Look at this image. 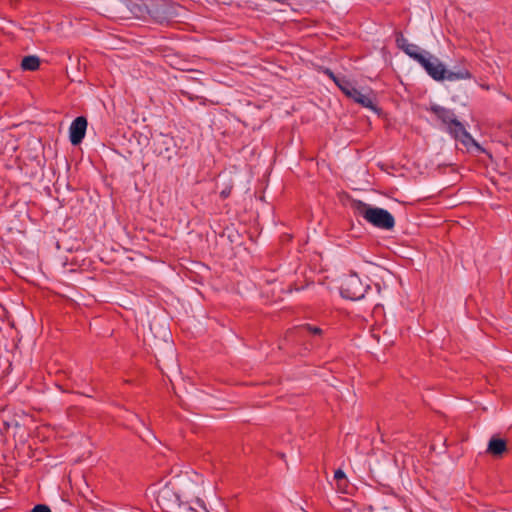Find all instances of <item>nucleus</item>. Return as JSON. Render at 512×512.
Listing matches in <instances>:
<instances>
[{"instance_id": "f257e3e1", "label": "nucleus", "mask_w": 512, "mask_h": 512, "mask_svg": "<svg viewBox=\"0 0 512 512\" xmlns=\"http://www.w3.org/2000/svg\"><path fill=\"white\" fill-rule=\"evenodd\" d=\"M429 110L442 122L445 130L457 141L461 142L465 147L477 146L471 134L466 130L464 125L457 119L453 110L443 106L433 104Z\"/></svg>"}, {"instance_id": "f03ea898", "label": "nucleus", "mask_w": 512, "mask_h": 512, "mask_svg": "<svg viewBox=\"0 0 512 512\" xmlns=\"http://www.w3.org/2000/svg\"><path fill=\"white\" fill-rule=\"evenodd\" d=\"M355 209L358 215L378 229L392 230L395 226L393 215L386 209L374 207L362 201L355 203Z\"/></svg>"}, {"instance_id": "7ed1b4c3", "label": "nucleus", "mask_w": 512, "mask_h": 512, "mask_svg": "<svg viewBox=\"0 0 512 512\" xmlns=\"http://www.w3.org/2000/svg\"><path fill=\"white\" fill-rule=\"evenodd\" d=\"M107 11L115 18H126L129 12L136 18L150 17V5L145 3L129 5L125 0H107Z\"/></svg>"}, {"instance_id": "20e7f679", "label": "nucleus", "mask_w": 512, "mask_h": 512, "mask_svg": "<svg viewBox=\"0 0 512 512\" xmlns=\"http://www.w3.org/2000/svg\"><path fill=\"white\" fill-rule=\"evenodd\" d=\"M435 81H460L470 79L472 77L468 69L461 66H455L453 69H446L445 65L435 57L431 65V70L427 73Z\"/></svg>"}, {"instance_id": "39448f33", "label": "nucleus", "mask_w": 512, "mask_h": 512, "mask_svg": "<svg viewBox=\"0 0 512 512\" xmlns=\"http://www.w3.org/2000/svg\"><path fill=\"white\" fill-rule=\"evenodd\" d=\"M154 493L157 505L164 512H183L190 506L189 503L180 501L179 495L168 484Z\"/></svg>"}, {"instance_id": "423d86ee", "label": "nucleus", "mask_w": 512, "mask_h": 512, "mask_svg": "<svg viewBox=\"0 0 512 512\" xmlns=\"http://www.w3.org/2000/svg\"><path fill=\"white\" fill-rule=\"evenodd\" d=\"M181 7L171 1L159 0L150 4V18L159 24L169 23L180 16Z\"/></svg>"}, {"instance_id": "0eeeda50", "label": "nucleus", "mask_w": 512, "mask_h": 512, "mask_svg": "<svg viewBox=\"0 0 512 512\" xmlns=\"http://www.w3.org/2000/svg\"><path fill=\"white\" fill-rule=\"evenodd\" d=\"M369 287V284L363 283L356 273H352L343 280L340 293L346 299L357 301L364 298Z\"/></svg>"}, {"instance_id": "6e6552de", "label": "nucleus", "mask_w": 512, "mask_h": 512, "mask_svg": "<svg viewBox=\"0 0 512 512\" xmlns=\"http://www.w3.org/2000/svg\"><path fill=\"white\" fill-rule=\"evenodd\" d=\"M403 52L420 64L427 73L431 70L432 62L436 57L430 52L422 50L418 45L412 43H410Z\"/></svg>"}, {"instance_id": "1a4fd4ad", "label": "nucleus", "mask_w": 512, "mask_h": 512, "mask_svg": "<svg viewBox=\"0 0 512 512\" xmlns=\"http://www.w3.org/2000/svg\"><path fill=\"white\" fill-rule=\"evenodd\" d=\"M87 120L83 116L74 119L69 127V139L72 145H78L85 137Z\"/></svg>"}, {"instance_id": "9d476101", "label": "nucleus", "mask_w": 512, "mask_h": 512, "mask_svg": "<svg viewBox=\"0 0 512 512\" xmlns=\"http://www.w3.org/2000/svg\"><path fill=\"white\" fill-rule=\"evenodd\" d=\"M156 150L159 155L170 160L175 153V142L173 138L166 135H160L157 140Z\"/></svg>"}, {"instance_id": "9b49d317", "label": "nucleus", "mask_w": 512, "mask_h": 512, "mask_svg": "<svg viewBox=\"0 0 512 512\" xmlns=\"http://www.w3.org/2000/svg\"><path fill=\"white\" fill-rule=\"evenodd\" d=\"M350 98L365 108L371 109L373 111L376 110V107L374 106V97L370 92L364 93L355 88Z\"/></svg>"}, {"instance_id": "f8f14e48", "label": "nucleus", "mask_w": 512, "mask_h": 512, "mask_svg": "<svg viewBox=\"0 0 512 512\" xmlns=\"http://www.w3.org/2000/svg\"><path fill=\"white\" fill-rule=\"evenodd\" d=\"M506 451V442L497 437H492L488 442L487 452L494 455L500 456Z\"/></svg>"}, {"instance_id": "ddd939ff", "label": "nucleus", "mask_w": 512, "mask_h": 512, "mask_svg": "<svg viewBox=\"0 0 512 512\" xmlns=\"http://www.w3.org/2000/svg\"><path fill=\"white\" fill-rule=\"evenodd\" d=\"M40 66V59L36 55L25 56L21 61V68L26 71H35Z\"/></svg>"}, {"instance_id": "4468645a", "label": "nucleus", "mask_w": 512, "mask_h": 512, "mask_svg": "<svg viewBox=\"0 0 512 512\" xmlns=\"http://www.w3.org/2000/svg\"><path fill=\"white\" fill-rule=\"evenodd\" d=\"M337 86L339 87V89L347 96L350 98V96L352 95L353 91L355 90L356 87L353 86V84L347 80L345 77H343L341 80H339V83L337 84Z\"/></svg>"}, {"instance_id": "2eb2a0df", "label": "nucleus", "mask_w": 512, "mask_h": 512, "mask_svg": "<svg viewBox=\"0 0 512 512\" xmlns=\"http://www.w3.org/2000/svg\"><path fill=\"white\" fill-rule=\"evenodd\" d=\"M337 86L339 87V89L347 96L350 98V96L352 95L353 91L355 90L356 87L353 86V84L347 80L345 77H343L341 80H339V83L337 84Z\"/></svg>"}, {"instance_id": "dca6fc26", "label": "nucleus", "mask_w": 512, "mask_h": 512, "mask_svg": "<svg viewBox=\"0 0 512 512\" xmlns=\"http://www.w3.org/2000/svg\"><path fill=\"white\" fill-rule=\"evenodd\" d=\"M337 86L339 87V89L347 96L350 98V96L352 95L353 91L355 90L356 87L353 86V84L347 80L345 77H343L341 80H339V83L337 84Z\"/></svg>"}, {"instance_id": "f3484780", "label": "nucleus", "mask_w": 512, "mask_h": 512, "mask_svg": "<svg viewBox=\"0 0 512 512\" xmlns=\"http://www.w3.org/2000/svg\"><path fill=\"white\" fill-rule=\"evenodd\" d=\"M396 44L399 49L404 51L405 48H407L410 43H409L408 39L403 36L402 33H398L396 36Z\"/></svg>"}, {"instance_id": "a211bd4d", "label": "nucleus", "mask_w": 512, "mask_h": 512, "mask_svg": "<svg viewBox=\"0 0 512 512\" xmlns=\"http://www.w3.org/2000/svg\"><path fill=\"white\" fill-rule=\"evenodd\" d=\"M32 512H51V510L47 505L38 504L32 509Z\"/></svg>"}, {"instance_id": "6ab92c4d", "label": "nucleus", "mask_w": 512, "mask_h": 512, "mask_svg": "<svg viewBox=\"0 0 512 512\" xmlns=\"http://www.w3.org/2000/svg\"><path fill=\"white\" fill-rule=\"evenodd\" d=\"M325 74H327L329 76V78H331L334 83L337 85L339 83V80H341L343 77L342 76H337L335 75L331 70L329 69H326L325 71Z\"/></svg>"}, {"instance_id": "aec40b11", "label": "nucleus", "mask_w": 512, "mask_h": 512, "mask_svg": "<svg viewBox=\"0 0 512 512\" xmlns=\"http://www.w3.org/2000/svg\"><path fill=\"white\" fill-rule=\"evenodd\" d=\"M334 478L337 480V481H340V480H343L346 478V475L344 473L343 470L341 469H337L334 473Z\"/></svg>"}, {"instance_id": "412c9836", "label": "nucleus", "mask_w": 512, "mask_h": 512, "mask_svg": "<svg viewBox=\"0 0 512 512\" xmlns=\"http://www.w3.org/2000/svg\"><path fill=\"white\" fill-rule=\"evenodd\" d=\"M303 328L307 329L309 332H311L313 334H321V329L318 327H312L310 325H305Z\"/></svg>"}, {"instance_id": "4be33fe9", "label": "nucleus", "mask_w": 512, "mask_h": 512, "mask_svg": "<svg viewBox=\"0 0 512 512\" xmlns=\"http://www.w3.org/2000/svg\"><path fill=\"white\" fill-rule=\"evenodd\" d=\"M196 503L202 508V512H210L206 506L204 505V502L200 499L196 500Z\"/></svg>"}, {"instance_id": "5701e85b", "label": "nucleus", "mask_w": 512, "mask_h": 512, "mask_svg": "<svg viewBox=\"0 0 512 512\" xmlns=\"http://www.w3.org/2000/svg\"><path fill=\"white\" fill-rule=\"evenodd\" d=\"M183 512H200L198 511L196 508L192 507L191 505L189 507H187L186 509H184Z\"/></svg>"}, {"instance_id": "b1692460", "label": "nucleus", "mask_w": 512, "mask_h": 512, "mask_svg": "<svg viewBox=\"0 0 512 512\" xmlns=\"http://www.w3.org/2000/svg\"><path fill=\"white\" fill-rule=\"evenodd\" d=\"M229 193H230L229 191L223 190V191L221 192V196H222L223 198H225V197H227V196L229 195Z\"/></svg>"}]
</instances>
